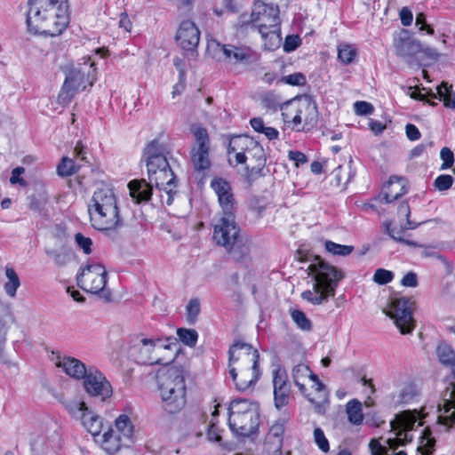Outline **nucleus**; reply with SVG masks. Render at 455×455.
Here are the masks:
<instances>
[{
  "label": "nucleus",
  "mask_w": 455,
  "mask_h": 455,
  "mask_svg": "<svg viewBox=\"0 0 455 455\" xmlns=\"http://www.w3.org/2000/svg\"><path fill=\"white\" fill-rule=\"evenodd\" d=\"M116 206H118L117 199L112 188L103 184L94 191L91 203L88 204V212Z\"/></svg>",
  "instance_id": "nucleus-20"
},
{
  "label": "nucleus",
  "mask_w": 455,
  "mask_h": 455,
  "mask_svg": "<svg viewBox=\"0 0 455 455\" xmlns=\"http://www.w3.org/2000/svg\"><path fill=\"white\" fill-rule=\"evenodd\" d=\"M393 278V272L384 268H378L373 275V281L379 284H387L390 283Z\"/></svg>",
  "instance_id": "nucleus-56"
},
{
  "label": "nucleus",
  "mask_w": 455,
  "mask_h": 455,
  "mask_svg": "<svg viewBox=\"0 0 455 455\" xmlns=\"http://www.w3.org/2000/svg\"><path fill=\"white\" fill-rule=\"evenodd\" d=\"M179 339L190 347L196 345L198 339V333L194 329L179 328L177 330Z\"/></svg>",
  "instance_id": "nucleus-42"
},
{
  "label": "nucleus",
  "mask_w": 455,
  "mask_h": 455,
  "mask_svg": "<svg viewBox=\"0 0 455 455\" xmlns=\"http://www.w3.org/2000/svg\"><path fill=\"white\" fill-rule=\"evenodd\" d=\"M324 248L327 252L331 253L333 256H341L346 257L350 255L355 248L353 245H343L339 243H336L332 241L326 240L324 242Z\"/></svg>",
  "instance_id": "nucleus-40"
},
{
  "label": "nucleus",
  "mask_w": 455,
  "mask_h": 455,
  "mask_svg": "<svg viewBox=\"0 0 455 455\" xmlns=\"http://www.w3.org/2000/svg\"><path fill=\"white\" fill-rule=\"evenodd\" d=\"M436 353L441 363L452 367V373L455 378V351L449 344L442 342L438 345Z\"/></svg>",
  "instance_id": "nucleus-34"
},
{
  "label": "nucleus",
  "mask_w": 455,
  "mask_h": 455,
  "mask_svg": "<svg viewBox=\"0 0 455 455\" xmlns=\"http://www.w3.org/2000/svg\"><path fill=\"white\" fill-rule=\"evenodd\" d=\"M5 275L8 281L4 283V289L6 294L10 297H14L16 295L17 289L20 285V278L12 267H5Z\"/></svg>",
  "instance_id": "nucleus-38"
},
{
  "label": "nucleus",
  "mask_w": 455,
  "mask_h": 455,
  "mask_svg": "<svg viewBox=\"0 0 455 455\" xmlns=\"http://www.w3.org/2000/svg\"><path fill=\"white\" fill-rule=\"evenodd\" d=\"M314 283L312 290L301 293L303 299L313 305H321L333 298L340 280L344 278L341 270L317 256L308 267Z\"/></svg>",
  "instance_id": "nucleus-3"
},
{
  "label": "nucleus",
  "mask_w": 455,
  "mask_h": 455,
  "mask_svg": "<svg viewBox=\"0 0 455 455\" xmlns=\"http://www.w3.org/2000/svg\"><path fill=\"white\" fill-rule=\"evenodd\" d=\"M95 80L96 68L93 62H84L77 68H70L66 74L59 100L63 104H68L77 92L85 90L87 86H92Z\"/></svg>",
  "instance_id": "nucleus-7"
},
{
  "label": "nucleus",
  "mask_w": 455,
  "mask_h": 455,
  "mask_svg": "<svg viewBox=\"0 0 455 455\" xmlns=\"http://www.w3.org/2000/svg\"><path fill=\"white\" fill-rule=\"evenodd\" d=\"M115 425L117 430L116 434L130 443L133 435V426L130 418L127 415L122 414L116 419Z\"/></svg>",
  "instance_id": "nucleus-36"
},
{
  "label": "nucleus",
  "mask_w": 455,
  "mask_h": 455,
  "mask_svg": "<svg viewBox=\"0 0 455 455\" xmlns=\"http://www.w3.org/2000/svg\"><path fill=\"white\" fill-rule=\"evenodd\" d=\"M108 273L103 265L93 263L82 268L77 274L76 281L80 288L86 292H103L107 284Z\"/></svg>",
  "instance_id": "nucleus-15"
},
{
  "label": "nucleus",
  "mask_w": 455,
  "mask_h": 455,
  "mask_svg": "<svg viewBox=\"0 0 455 455\" xmlns=\"http://www.w3.org/2000/svg\"><path fill=\"white\" fill-rule=\"evenodd\" d=\"M28 5L26 22L30 33L53 37L67 28L68 0H28Z\"/></svg>",
  "instance_id": "nucleus-1"
},
{
  "label": "nucleus",
  "mask_w": 455,
  "mask_h": 455,
  "mask_svg": "<svg viewBox=\"0 0 455 455\" xmlns=\"http://www.w3.org/2000/svg\"><path fill=\"white\" fill-rule=\"evenodd\" d=\"M167 148L164 143H161L157 139L153 140L144 149L146 164L148 165L151 163L155 164V165L157 164L160 162V159H167Z\"/></svg>",
  "instance_id": "nucleus-29"
},
{
  "label": "nucleus",
  "mask_w": 455,
  "mask_h": 455,
  "mask_svg": "<svg viewBox=\"0 0 455 455\" xmlns=\"http://www.w3.org/2000/svg\"><path fill=\"white\" fill-rule=\"evenodd\" d=\"M356 56V50L349 44H341L338 48V58L343 64H350Z\"/></svg>",
  "instance_id": "nucleus-46"
},
{
  "label": "nucleus",
  "mask_w": 455,
  "mask_h": 455,
  "mask_svg": "<svg viewBox=\"0 0 455 455\" xmlns=\"http://www.w3.org/2000/svg\"><path fill=\"white\" fill-rule=\"evenodd\" d=\"M55 365L61 368L63 371L70 378L81 380L89 371V367L80 360L72 356L60 357L58 355Z\"/></svg>",
  "instance_id": "nucleus-24"
},
{
  "label": "nucleus",
  "mask_w": 455,
  "mask_h": 455,
  "mask_svg": "<svg viewBox=\"0 0 455 455\" xmlns=\"http://www.w3.org/2000/svg\"><path fill=\"white\" fill-rule=\"evenodd\" d=\"M413 307L414 301L410 298H395L391 300L389 307L383 312L394 320L400 332L405 335L411 333L415 328Z\"/></svg>",
  "instance_id": "nucleus-10"
},
{
  "label": "nucleus",
  "mask_w": 455,
  "mask_h": 455,
  "mask_svg": "<svg viewBox=\"0 0 455 455\" xmlns=\"http://www.w3.org/2000/svg\"><path fill=\"white\" fill-rule=\"evenodd\" d=\"M395 52L402 58L412 57L422 50L421 44L411 37L407 30H402L394 39Z\"/></svg>",
  "instance_id": "nucleus-22"
},
{
  "label": "nucleus",
  "mask_w": 455,
  "mask_h": 455,
  "mask_svg": "<svg viewBox=\"0 0 455 455\" xmlns=\"http://www.w3.org/2000/svg\"><path fill=\"white\" fill-rule=\"evenodd\" d=\"M160 162L148 164V175L149 182L156 188L176 185V177L170 167L167 159H160Z\"/></svg>",
  "instance_id": "nucleus-18"
},
{
  "label": "nucleus",
  "mask_w": 455,
  "mask_h": 455,
  "mask_svg": "<svg viewBox=\"0 0 455 455\" xmlns=\"http://www.w3.org/2000/svg\"><path fill=\"white\" fill-rule=\"evenodd\" d=\"M398 217L401 219L402 227L404 229H414L420 223L413 222L410 220L411 209L407 202H402L397 209Z\"/></svg>",
  "instance_id": "nucleus-41"
},
{
  "label": "nucleus",
  "mask_w": 455,
  "mask_h": 455,
  "mask_svg": "<svg viewBox=\"0 0 455 455\" xmlns=\"http://www.w3.org/2000/svg\"><path fill=\"white\" fill-rule=\"evenodd\" d=\"M282 116L285 123L291 122L294 126L303 123V130L314 127L318 120L316 104L309 98L299 100L294 109L283 111Z\"/></svg>",
  "instance_id": "nucleus-14"
},
{
  "label": "nucleus",
  "mask_w": 455,
  "mask_h": 455,
  "mask_svg": "<svg viewBox=\"0 0 455 455\" xmlns=\"http://www.w3.org/2000/svg\"><path fill=\"white\" fill-rule=\"evenodd\" d=\"M191 130L196 139V143L190 153L191 164L194 170L204 177L205 172L212 165L209 134L207 130L202 126H192Z\"/></svg>",
  "instance_id": "nucleus-11"
},
{
  "label": "nucleus",
  "mask_w": 455,
  "mask_h": 455,
  "mask_svg": "<svg viewBox=\"0 0 455 455\" xmlns=\"http://www.w3.org/2000/svg\"><path fill=\"white\" fill-rule=\"evenodd\" d=\"M200 301L198 299H191L187 306V318L189 323H194L200 314Z\"/></svg>",
  "instance_id": "nucleus-53"
},
{
  "label": "nucleus",
  "mask_w": 455,
  "mask_h": 455,
  "mask_svg": "<svg viewBox=\"0 0 455 455\" xmlns=\"http://www.w3.org/2000/svg\"><path fill=\"white\" fill-rule=\"evenodd\" d=\"M411 436H409L408 433L398 430L395 438H389L387 443L390 449L395 451L399 446H403L407 443L411 442Z\"/></svg>",
  "instance_id": "nucleus-52"
},
{
  "label": "nucleus",
  "mask_w": 455,
  "mask_h": 455,
  "mask_svg": "<svg viewBox=\"0 0 455 455\" xmlns=\"http://www.w3.org/2000/svg\"><path fill=\"white\" fill-rule=\"evenodd\" d=\"M453 177L449 174L439 175L434 181V187L439 191H445L451 188L453 184Z\"/></svg>",
  "instance_id": "nucleus-54"
},
{
  "label": "nucleus",
  "mask_w": 455,
  "mask_h": 455,
  "mask_svg": "<svg viewBox=\"0 0 455 455\" xmlns=\"http://www.w3.org/2000/svg\"><path fill=\"white\" fill-rule=\"evenodd\" d=\"M281 82L293 86H300L306 84L307 79L302 73L298 72L283 76Z\"/></svg>",
  "instance_id": "nucleus-57"
},
{
  "label": "nucleus",
  "mask_w": 455,
  "mask_h": 455,
  "mask_svg": "<svg viewBox=\"0 0 455 455\" xmlns=\"http://www.w3.org/2000/svg\"><path fill=\"white\" fill-rule=\"evenodd\" d=\"M406 193L405 188L396 176L389 179L386 190L379 196L381 203L390 204Z\"/></svg>",
  "instance_id": "nucleus-31"
},
{
  "label": "nucleus",
  "mask_w": 455,
  "mask_h": 455,
  "mask_svg": "<svg viewBox=\"0 0 455 455\" xmlns=\"http://www.w3.org/2000/svg\"><path fill=\"white\" fill-rule=\"evenodd\" d=\"M228 154L235 153L237 164H245L250 160L251 166H247L249 177L261 175V172L266 164L265 153L262 146L249 136H235L228 144Z\"/></svg>",
  "instance_id": "nucleus-6"
},
{
  "label": "nucleus",
  "mask_w": 455,
  "mask_h": 455,
  "mask_svg": "<svg viewBox=\"0 0 455 455\" xmlns=\"http://www.w3.org/2000/svg\"><path fill=\"white\" fill-rule=\"evenodd\" d=\"M83 387L89 395L100 397L103 401L109 398L113 393L109 381L94 366H90L86 376L83 378Z\"/></svg>",
  "instance_id": "nucleus-16"
},
{
  "label": "nucleus",
  "mask_w": 455,
  "mask_h": 455,
  "mask_svg": "<svg viewBox=\"0 0 455 455\" xmlns=\"http://www.w3.org/2000/svg\"><path fill=\"white\" fill-rule=\"evenodd\" d=\"M227 47L228 44H220L216 40H211L207 44V52L212 56V58L219 60H223L225 52L224 49H227Z\"/></svg>",
  "instance_id": "nucleus-49"
},
{
  "label": "nucleus",
  "mask_w": 455,
  "mask_h": 455,
  "mask_svg": "<svg viewBox=\"0 0 455 455\" xmlns=\"http://www.w3.org/2000/svg\"><path fill=\"white\" fill-rule=\"evenodd\" d=\"M300 44V39L298 36H288L285 38L283 44V51L286 52H291L296 50Z\"/></svg>",
  "instance_id": "nucleus-63"
},
{
  "label": "nucleus",
  "mask_w": 455,
  "mask_h": 455,
  "mask_svg": "<svg viewBox=\"0 0 455 455\" xmlns=\"http://www.w3.org/2000/svg\"><path fill=\"white\" fill-rule=\"evenodd\" d=\"M258 404L247 399H235L228 408V426L231 431L243 437H248L258 431L259 426Z\"/></svg>",
  "instance_id": "nucleus-5"
},
{
  "label": "nucleus",
  "mask_w": 455,
  "mask_h": 455,
  "mask_svg": "<svg viewBox=\"0 0 455 455\" xmlns=\"http://www.w3.org/2000/svg\"><path fill=\"white\" fill-rule=\"evenodd\" d=\"M75 242L85 254H90L92 252V241L90 237H86L81 233H76L75 235Z\"/></svg>",
  "instance_id": "nucleus-58"
},
{
  "label": "nucleus",
  "mask_w": 455,
  "mask_h": 455,
  "mask_svg": "<svg viewBox=\"0 0 455 455\" xmlns=\"http://www.w3.org/2000/svg\"><path fill=\"white\" fill-rule=\"evenodd\" d=\"M76 172V167L72 159L63 157L61 162L58 164L57 172L60 176L68 177Z\"/></svg>",
  "instance_id": "nucleus-48"
},
{
  "label": "nucleus",
  "mask_w": 455,
  "mask_h": 455,
  "mask_svg": "<svg viewBox=\"0 0 455 455\" xmlns=\"http://www.w3.org/2000/svg\"><path fill=\"white\" fill-rule=\"evenodd\" d=\"M9 311L7 307L0 301V339L6 340L7 327L5 317L8 315Z\"/></svg>",
  "instance_id": "nucleus-60"
},
{
  "label": "nucleus",
  "mask_w": 455,
  "mask_h": 455,
  "mask_svg": "<svg viewBox=\"0 0 455 455\" xmlns=\"http://www.w3.org/2000/svg\"><path fill=\"white\" fill-rule=\"evenodd\" d=\"M354 108L355 113L360 116L371 115L374 110L373 106L366 101H356Z\"/></svg>",
  "instance_id": "nucleus-62"
},
{
  "label": "nucleus",
  "mask_w": 455,
  "mask_h": 455,
  "mask_svg": "<svg viewBox=\"0 0 455 455\" xmlns=\"http://www.w3.org/2000/svg\"><path fill=\"white\" fill-rule=\"evenodd\" d=\"M416 421V415L410 411H405L398 415L395 420L391 421L390 424L393 429L408 433V431L413 428Z\"/></svg>",
  "instance_id": "nucleus-32"
},
{
  "label": "nucleus",
  "mask_w": 455,
  "mask_h": 455,
  "mask_svg": "<svg viewBox=\"0 0 455 455\" xmlns=\"http://www.w3.org/2000/svg\"><path fill=\"white\" fill-rule=\"evenodd\" d=\"M440 157L443 160L441 170H446L453 165L454 155L449 148H443L441 149Z\"/></svg>",
  "instance_id": "nucleus-59"
},
{
  "label": "nucleus",
  "mask_w": 455,
  "mask_h": 455,
  "mask_svg": "<svg viewBox=\"0 0 455 455\" xmlns=\"http://www.w3.org/2000/svg\"><path fill=\"white\" fill-rule=\"evenodd\" d=\"M451 391L449 387L445 390L443 408L439 405V411L443 413L438 416V422L448 427L455 425V383H451Z\"/></svg>",
  "instance_id": "nucleus-25"
},
{
  "label": "nucleus",
  "mask_w": 455,
  "mask_h": 455,
  "mask_svg": "<svg viewBox=\"0 0 455 455\" xmlns=\"http://www.w3.org/2000/svg\"><path fill=\"white\" fill-rule=\"evenodd\" d=\"M175 39L183 50L194 51L200 41V31L193 21L184 20L178 28Z\"/></svg>",
  "instance_id": "nucleus-19"
},
{
  "label": "nucleus",
  "mask_w": 455,
  "mask_h": 455,
  "mask_svg": "<svg viewBox=\"0 0 455 455\" xmlns=\"http://www.w3.org/2000/svg\"><path fill=\"white\" fill-rule=\"evenodd\" d=\"M291 316L298 328L300 330L306 331L312 330V322L307 317L304 312L294 309L291 312Z\"/></svg>",
  "instance_id": "nucleus-43"
},
{
  "label": "nucleus",
  "mask_w": 455,
  "mask_h": 455,
  "mask_svg": "<svg viewBox=\"0 0 455 455\" xmlns=\"http://www.w3.org/2000/svg\"><path fill=\"white\" fill-rule=\"evenodd\" d=\"M240 228L237 226L235 215L222 216L219 222L214 226L213 240L217 244L221 245L232 254L236 260H241L246 254V251L239 253L237 243Z\"/></svg>",
  "instance_id": "nucleus-9"
},
{
  "label": "nucleus",
  "mask_w": 455,
  "mask_h": 455,
  "mask_svg": "<svg viewBox=\"0 0 455 455\" xmlns=\"http://www.w3.org/2000/svg\"><path fill=\"white\" fill-rule=\"evenodd\" d=\"M384 226L387 233L390 235L392 239L403 243H406L411 246H418V244L415 242L403 238V233L405 229L402 226L400 228H391L390 223H384Z\"/></svg>",
  "instance_id": "nucleus-45"
},
{
  "label": "nucleus",
  "mask_w": 455,
  "mask_h": 455,
  "mask_svg": "<svg viewBox=\"0 0 455 455\" xmlns=\"http://www.w3.org/2000/svg\"><path fill=\"white\" fill-rule=\"evenodd\" d=\"M312 387L316 392L317 398L309 397L307 393L305 396L314 405L315 411L320 415H323L329 406V393L322 381L315 384L314 383Z\"/></svg>",
  "instance_id": "nucleus-28"
},
{
  "label": "nucleus",
  "mask_w": 455,
  "mask_h": 455,
  "mask_svg": "<svg viewBox=\"0 0 455 455\" xmlns=\"http://www.w3.org/2000/svg\"><path fill=\"white\" fill-rule=\"evenodd\" d=\"M273 387L275 406L281 410L289 403L291 395V385L284 369L277 367L273 371Z\"/></svg>",
  "instance_id": "nucleus-17"
},
{
  "label": "nucleus",
  "mask_w": 455,
  "mask_h": 455,
  "mask_svg": "<svg viewBox=\"0 0 455 455\" xmlns=\"http://www.w3.org/2000/svg\"><path fill=\"white\" fill-rule=\"evenodd\" d=\"M184 368L171 365L157 376L158 388L164 408L169 413L180 411L186 404V384Z\"/></svg>",
  "instance_id": "nucleus-4"
},
{
  "label": "nucleus",
  "mask_w": 455,
  "mask_h": 455,
  "mask_svg": "<svg viewBox=\"0 0 455 455\" xmlns=\"http://www.w3.org/2000/svg\"><path fill=\"white\" fill-rule=\"evenodd\" d=\"M127 441L123 439L120 435L109 428L102 435L101 447L108 454L113 455L116 453L122 446H128Z\"/></svg>",
  "instance_id": "nucleus-30"
},
{
  "label": "nucleus",
  "mask_w": 455,
  "mask_h": 455,
  "mask_svg": "<svg viewBox=\"0 0 455 455\" xmlns=\"http://www.w3.org/2000/svg\"><path fill=\"white\" fill-rule=\"evenodd\" d=\"M348 421L354 425H361L363 420L362 403L357 399L350 400L346 405Z\"/></svg>",
  "instance_id": "nucleus-37"
},
{
  "label": "nucleus",
  "mask_w": 455,
  "mask_h": 455,
  "mask_svg": "<svg viewBox=\"0 0 455 455\" xmlns=\"http://www.w3.org/2000/svg\"><path fill=\"white\" fill-rule=\"evenodd\" d=\"M223 60L231 64H249L254 56V52L249 46L228 44L224 49Z\"/></svg>",
  "instance_id": "nucleus-26"
},
{
  "label": "nucleus",
  "mask_w": 455,
  "mask_h": 455,
  "mask_svg": "<svg viewBox=\"0 0 455 455\" xmlns=\"http://www.w3.org/2000/svg\"><path fill=\"white\" fill-rule=\"evenodd\" d=\"M284 429V420H277L270 427L263 448L267 455H282Z\"/></svg>",
  "instance_id": "nucleus-21"
},
{
  "label": "nucleus",
  "mask_w": 455,
  "mask_h": 455,
  "mask_svg": "<svg viewBox=\"0 0 455 455\" xmlns=\"http://www.w3.org/2000/svg\"><path fill=\"white\" fill-rule=\"evenodd\" d=\"M314 440L317 444L318 448L323 451L327 452L330 450V445L327 438L324 435L323 431L320 427H316L314 430Z\"/></svg>",
  "instance_id": "nucleus-55"
},
{
  "label": "nucleus",
  "mask_w": 455,
  "mask_h": 455,
  "mask_svg": "<svg viewBox=\"0 0 455 455\" xmlns=\"http://www.w3.org/2000/svg\"><path fill=\"white\" fill-rule=\"evenodd\" d=\"M309 374V366L304 363L295 365L291 370V377L294 384L299 387V390L303 395H306L307 388L304 380L307 379Z\"/></svg>",
  "instance_id": "nucleus-35"
},
{
  "label": "nucleus",
  "mask_w": 455,
  "mask_h": 455,
  "mask_svg": "<svg viewBox=\"0 0 455 455\" xmlns=\"http://www.w3.org/2000/svg\"><path fill=\"white\" fill-rule=\"evenodd\" d=\"M259 354L251 344L236 341L228 349V372L238 391L255 386L260 378Z\"/></svg>",
  "instance_id": "nucleus-2"
},
{
  "label": "nucleus",
  "mask_w": 455,
  "mask_h": 455,
  "mask_svg": "<svg viewBox=\"0 0 455 455\" xmlns=\"http://www.w3.org/2000/svg\"><path fill=\"white\" fill-rule=\"evenodd\" d=\"M69 410L72 413H76V411L82 412V424L92 435L96 436L100 433L103 425L102 419L89 411L84 402L74 403Z\"/></svg>",
  "instance_id": "nucleus-23"
},
{
  "label": "nucleus",
  "mask_w": 455,
  "mask_h": 455,
  "mask_svg": "<svg viewBox=\"0 0 455 455\" xmlns=\"http://www.w3.org/2000/svg\"><path fill=\"white\" fill-rule=\"evenodd\" d=\"M437 94L439 100L443 102V105L449 108H455V92L452 91V86L448 85L447 83L443 82L437 87Z\"/></svg>",
  "instance_id": "nucleus-39"
},
{
  "label": "nucleus",
  "mask_w": 455,
  "mask_h": 455,
  "mask_svg": "<svg viewBox=\"0 0 455 455\" xmlns=\"http://www.w3.org/2000/svg\"><path fill=\"white\" fill-rule=\"evenodd\" d=\"M211 188L216 193V195L218 196V198L223 195L225 196V194H227L228 192L232 190L231 185L229 184V182H228L223 178H214L211 181Z\"/></svg>",
  "instance_id": "nucleus-50"
},
{
  "label": "nucleus",
  "mask_w": 455,
  "mask_h": 455,
  "mask_svg": "<svg viewBox=\"0 0 455 455\" xmlns=\"http://www.w3.org/2000/svg\"><path fill=\"white\" fill-rule=\"evenodd\" d=\"M89 215L92 227L112 239L116 237L118 229L124 226L118 206L92 212Z\"/></svg>",
  "instance_id": "nucleus-13"
},
{
  "label": "nucleus",
  "mask_w": 455,
  "mask_h": 455,
  "mask_svg": "<svg viewBox=\"0 0 455 455\" xmlns=\"http://www.w3.org/2000/svg\"><path fill=\"white\" fill-rule=\"evenodd\" d=\"M288 157L290 160L295 163V165L297 167L307 162V156L300 151H290L288 154Z\"/></svg>",
  "instance_id": "nucleus-64"
},
{
  "label": "nucleus",
  "mask_w": 455,
  "mask_h": 455,
  "mask_svg": "<svg viewBox=\"0 0 455 455\" xmlns=\"http://www.w3.org/2000/svg\"><path fill=\"white\" fill-rule=\"evenodd\" d=\"M218 200L222 209L223 216H228V214L235 215L233 210L235 205V200L232 193V190L225 194V196L223 195L220 197H219Z\"/></svg>",
  "instance_id": "nucleus-44"
},
{
  "label": "nucleus",
  "mask_w": 455,
  "mask_h": 455,
  "mask_svg": "<svg viewBox=\"0 0 455 455\" xmlns=\"http://www.w3.org/2000/svg\"><path fill=\"white\" fill-rule=\"evenodd\" d=\"M167 344H164L162 339H147L142 336H137L132 340L129 347L130 355L140 364H164V363L161 358L153 355L154 351L156 349H172V347L176 348L175 355H177L178 340L174 337L166 339Z\"/></svg>",
  "instance_id": "nucleus-8"
},
{
  "label": "nucleus",
  "mask_w": 455,
  "mask_h": 455,
  "mask_svg": "<svg viewBox=\"0 0 455 455\" xmlns=\"http://www.w3.org/2000/svg\"><path fill=\"white\" fill-rule=\"evenodd\" d=\"M263 105L265 108L272 110H276L278 107H280L281 110L288 111L289 107L293 108V103L285 102L283 104H280L278 100H276L274 95H266L262 100Z\"/></svg>",
  "instance_id": "nucleus-51"
},
{
  "label": "nucleus",
  "mask_w": 455,
  "mask_h": 455,
  "mask_svg": "<svg viewBox=\"0 0 455 455\" xmlns=\"http://www.w3.org/2000/svg\"><path fill=\"white\" fill-rule=\"evenodd\" d=\"M46 253L53 259L56 265L65 266L69 260V255L65 251H47Z\"/></svg>",
  "instance_id": "nucleus-61"
},
{
  "label": "nucleus",
  "mask_w": 455,
  "mask_h": 455,
  "mask_svg": "<svg viewBox=\"0 0 455 455\" xmlns=\"http://www.w3.org/2000/svg\"><path fill=\"white\" fill-rule=\"evenodd\" d=\"M259 33L264 41L265 50L273 52L280 47L282 42L280 27L278 29H267Z\"/></svg>",
  "instance_id": "nucleus-33"
},
{
  "label": "nucleus",
  "mask_w": 455,
  "mask_h": 455,
  "mask_svg": "<svg viewBox=\"0 0 455 455\" xmlns=\"http://www.w3.org/2000/svg\"><path fill=\"white\" fill-rule=\"evenodd\" d=\"M175 188L176 185L156 188L159 192L158 196L163 204L171 205L172 204L174 196L177 194Z\"/></svg>",
  "instance_id": "nucleus-47"
},
{
  "label": "nucleus",
  "mask_w": 455,
  "mask_h": 455,
  "mask_svg": "<svg viewBox=\"0 0 455 455\" xmlns=\"http://www.w3.org/2000/svg\"><path fill=\"white\" fill-rule=\"evenodd\" d=\"M130 196L137 204L148 203L153 196L152 184L145 180H133L128 183Z\"/></svg>",
  "instance_id": "nucleus-27"
},
{
  "label": "nucleus",
  "mask_w": 455,
  "mask_h": 455,
  "mask_svg": "<svg viewBox=\"0 0 455 455\" xmlns=\"http://www.w3.org/2000/svg\"><path fill=\"white\" fill-rule=\"evenodd\" d=\"M250 24L259 32L267 29H278L280 27L279 8L273 4H266L262 1L254 3Z\"/></svg>",
  "instance_id": "nucleus-12"
}]
</instances>
